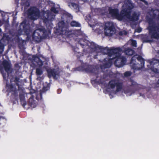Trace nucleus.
<instances>
[{"mask_svg": "<svg viewBox=\"0 0 159 159\" xmlns=\"http://www.w3.org/2000/svg\"><path fill=\"white\" fill-rule=\"evenodd\" d=\"M141 39L143 43H151L152 42V40L150 39L149 35L147 34L143 35Z\"/></svg>", "mask_w": 159, "mask_h": 159, "instance_id": "aec40b11", "label": "nucleus"}, {"mask_svg": "<svg viewBox=\"0 0 159 159\" xmlns=\"http://www.w3.org/2000/svg\"><path fill=\"white\" fill-rule=\"evenodd\" d=\"M122 51L120 47L115 48L113 47L107 50L106 54L110 57L112 56L113 61H114V64L116 66L118 67H122L125 64L126 59L124 57H121L120 52Z\"/></svg>", "mask_w": 159, "mask_h": 159, "instance_id": "f03ea898", "label": "nucleus"}, {"mask_svg": "<svg viewBox=\"0 0 159 159\" xmlns=\"http://www.w3.org/2000/svg\"><path fill=\"white\" fill-rule=\"evenodd\" d=\"M89 41L85 38L80 39L78 41V43L82 48H85L88 46Z\"/></svg>", "mask_w": 159, "mask_h": 159, "instance_id": "f3484780", "label": "nucleus"}, {"mask_svg": "<svg viewBox=\"0 0 159 159\" xmlns=\"http://www.w3.org/2000/svg\"><path fill=\"white\" fill-rule=\"evenodd\" d=\"M20 79L18 77H17V76H16V77H15L14 78V81L15 82H20Z\"/></svg>", "mask_w": 159, "mask_h": 159, "instance_id": "58836bf2", "label": "nucleus"}, {"mask_svg": "<svg viewBox=\"0 0 159 159\" xmlns=\"http://www.w3.org/2000/svg\"><path fill=\"white\" fill-rule=\"evenodd\" d=\"M51 11L54 13H57L58 12V11L57 10L55 7H54L51 8Z\"/></svg>", "mask_w": 159, "mask_h": 159, "instance_id": "473e14b6", "label": "nucleus"}, {"mask_svg": "<svg viewBox=\"0 0 159 159\" xmlns=\"http://www.w3.org/2000/svg\"><path fill=\"white\" fill-rule=\"evenodd\" d=\"M104 29L105 30H109L110 32H114L115 30V28L114 26L112 25H111L110 26H108L107 25H105Z\"/></svg>", "mask_w": 159, "mask_h": 159, "instance_id": "a878e982", "label": "nucleus"}, {"mask_svg": "<svg viewBox=\"0 0 159 159\" xmlns=\"http://www.w3.org/2000/svg\"><path fill=\"white\" fill-rule=\"evenodd\" d=\"M131 45L132 46L136 47H137V42L136 40H132L131 42Z\"/></svg>", "mask_w": 159, "mask_h": 159, "instance_id": "f704fd0d", "label": "nucleus"}, {"mask_svg": "<svg viewBox=\"0 0 159 159\" xmlns=\"http://www.w3.org/2000/svg\"><path fill=\"white\" fill-rule=\"evenodd\" d=\"M36 73L38 76L37 78V80L41 81L43 79V76L40 77V76L43 73V71L41 69L39 68H37L36 70Z\"/></svg>", "mask_w": 159, "mask_h": 159, "instance_id": "a211bd4d", "label": "nucleus"}, {"mask_svg": "<svg viewBox=\"0 0 159 159\" xmlns=\"http://www.w3.org/2000/svg\"><path fill=\"white\" fill-rule=\"evenodd\" d=\"M68 6L70 8L75 10L77 11H79V5L77 4L74 2H69L68 3Z\"/></svg>", "mask_w": 159, "mask_h": 159, "instance_id": "412c9836", "label": "nucleus"}, {"mask_svg": "<svg viewBox=\"0 0 159 159\" xmlns=\"http://www.w3.org/2000/svg\"><path fill=\"white\" fill-rule=\"evenodd\" d=\"M6 87L7 88V90L9 92H11L13 91L16 87H14V85L13 84H7Z\"/></svg>", "mask_w": 159, "mask_h": 159, "instance_id": "cd10ccee", "label": "nucleus"}, {"mask_svg": "<svg viewBox=\"0 0 159 159\" xmlns=\"http://www.w3.org/2000/svg\"><path fill=\"white\" fill-rule=\"evenodd\" d=\"M2 65L6 72L8 73L10 71L11 65L10 62L6 60H5L2 61Z\"/></svg>", "mask_w": 159, "mask_h": 159, "instance_id": "4468645a", "label": "nucleus"}, {"mask_svg": "<svg viewBox=\"0 0 159 159\" xmlns=\"http://www.w3.org/2000/svg\"><path fill=\"white\" fill-rule=\"evenodd\" d=\"M104 61L105 63L103 64V67L104 68H110L112 64L113 58H106L104 59Z\"/></svg>", "mask_w": 159, "mask_h": 159, "instance_id": "2eb2a0df", "label": "nucleus"}, {"mask_svg": "<svg viewBox=\"0 0 159 159\" xmlns=\"http://www.w3.org/2000/svg\"><path fill=\"white\" fill-rule=\"evenodd\" d=\"M61 89H58L57 90V92L58 94H60L61 93Z\"/></svg>", "mask_w": 159, "mask_h": 159, "instance_id": "79ce46f5", "label": "nucleus"}, {"mask_svg": "<svg viewBox=\"0 0 159 159\" xmlns=\"http://www.w3.org/2000/svg\"><path fill=\"white\" fill-rule=\"evenodd\" d=\"M157 84H159V79L157 81Z\"/></svg>", "mask_w": 159, "mask_h": 159, "instance_id": "49530a36", "label": "nucleus"}, {"mask_svg": "<svg viewBox=\"0 0 159 159\" xmlns=\"http://www.w3.org/2000/svg\"><path fill=\"white\" fill-rule=\"evenodd\" d=\"M156 16H157V15L155 13H153L152 16V18L153 19L155 18L156 17Z\"/></svg>", "mask_w": 159, "mask_h": 159, "instance_id": "37998d69", "label": "nucleus"}, {"mask_svg": "<svg viewBox=\"0 0 159 159\" xmlns=\"http://www.w3.org/2000/svg\"><path fill=\"white\" fill-rule=\"evenodd\" d=\"M77 52L78 53H80V51H78V52Z\"/></svg>", "mask_w": 159, "mask_h": 159, "instance_id": "3c124183", "label": "nucleus"}, {"mask_svg": "<svg viewBox=\"0 0 159 159\" xmlns=\"http://www.w3.org/2000/svg\"><path fill=\"white\" fill-rule=\"evenodd\" d=\"M20 5L22 6H29L30 4L28 0H24L22 2L20 3Z\"/></svg>", "mask_w": 159, "mask_h": 159, "instance_id": "7c9ffc66", "label": "nucleus"}, {"mask_svg": "<svg viewBox=\"0 0 159 159\" xmlns=\"http://www.w3.org/2000/svg\"><path fill=\"white\" fill-rule=\"evenodd\" d=\"M127 34V32H126L125 30H124L123 31H120L119 33V35H121V36H122V35H123V34L126 35Z\"/></svg>", "mask_w": 159, "mask_h": 159, "instance_id": "72a5a7b5", "label": "nucleus"}, {"mask_svg": "<svg viewBox=\"0 0 159 159\" xmlns=\"http://www.w3.org/2000/svg\"><path fill=\"white\" fill-rule=\"evenodd\" d=\"M127 87L124 90L125 94L130 93L131 94L134 93L139 88V84L133 80H130L127 83Z\"/></svg>", "mask_w": 159, "mask_h": 159, "instance_id": "0eeeda50", "label": "nucleus"}, {"mask_svg": "<svg viewBox=\"0 0 159 159\" xmlns=\"http://www.w3.org/2000/svg\"><path fill=\"white\" fill-rule=\"evenodd\" d=\"M137 32L139 33L141 31V28H138L137 30Z\"/></svg>", "mask_w": 159, "mask_h": 159, "instance_id": "c03bdc74", "label": "nucleus"}, {"mask_svg": "<svg viewBox=\"0 0 159 159\" xmlns=\"http://www.w3.org/2000/svg\"><path fill=\"white\" fill-rule=\"evenodd\" d=\"M70 25L72 27H80L81 25L78 22L75 21H73L70 23Z\"/></svg>", "mask_w": 159, "mask_h": 159, "instance_id": "c756f323", "label": "nucleus"}, {"mask_svg": "<svg viewBox=\"0 0 159 159\" xmlns=\"http://www.w3.org/2000/svg\"><path fill=\"white\" fill-rule=\"evenodd\" d=\"M1 31H2L1 29V28H0V33L1 32Z\"/></svg>", "mask_w": 159, "mask_h": 159, "instance_id": "8fccbe9b", "label": "nucleus"}, {"mask_svg": "<svg viewBox=\"0 0 159 159\" xmlns=\"http://www.w3.org/2000/svg\"><path fill=\"white\" fill-rule=\"evenodd\" d=\"M23 23H21V24H20V26H21V25H23Z\"/></svg>", "mask_w": 159, "mask_h": 159, "instance_id": "603ef678", "label": "nucleus"}, {"mask_svg": "<svg viewBox=\"0 0 159 159\" xmlns=\"http://www.w3.org/2000/svg\"><path fill=\"white\" fill-rule=\"evenodd\" d=\"M34 61L35 62L37 65L39 66H42L43 65V61L38 57H37L34 59Z\"/></svg>", "mask_w": 159, "mask_h": 159, "instance_id": "c85d7f7f", "label": "nucleus"}, {"mask_svg": "<svg viewBox=\"0 0 159 159\" xmlns=\"http://www.w3.org/2000/svg\"><path fill=\"white\" fill-rule=\"evenodd\" d=\"M17 40L18 42H20V39L19 37H18L17 39Z\"/></svg>", "mask_w": 159, "mask_h": 159, "instance_id": "a18cd8bd", "label": "nucleus"}, {"mask_svg": "<svg viewBox=\"0 0 159 159\" xmlns=\"http://www.w3.org/2000/svg\"><path fill=\"white\" fill-rule=\"evenodd\" d=\"M88 48H90L94 50H100V51L104 53V54H106L107 52V50L109 48L107 47L104 48L102 46H100L95 44L93 42H88Z\"/></svg>", "mask_w": 159, "mask_h": 159, "instance_id": "1a4fd4ad", "label": "nucleus"}, {"mask_svg": "<svg viewBox=\"0 0 159 159\" xmlns=\"http://www.w3.org/2000/svg\"><path fill=\"white\" fill-rule=\"evenodd\" d=\"M130 65L132 69L141 70L144 66V60L141 56L135 55L131 58Z\"/></svg>", "mask_w": 159, "mask_h": 159, "instance_id": "7ed1b4c3", "label": "nucleus"}, {"mask_svg": "<svg viewBox=\"0 0 159 159\" xmlns=\"http://www.w3.org/2000/svg\"><path fill=\"white\" fill-rule=\"evenodd\" d=\"M48 77L49 78L53 77L54 79H57L59 75V73L56 69H49L47 70Z\"/></svg>", "mask_w": 159, "mask_h": 159, "instance_id": "f8f14e48", "label": "nucleus"}, {"mask_svg": "<svg viewBox=\"0 0 159 159\" xmlns=\"http://www.w3.org/2000/svg\"><path fill=\"white\" fill-rule=\"evenodd\" d=\"M117 81L115 80H112L110 81L108 84V86L112 89H114L116 86Z\"/></svg>", "mask_w": 159, "mask_h": 159, "instance_id": "b1692460", "label": "nucleus"}, {"mask_svg": "<svg viewBox=\"0 0 159 159\" xmlns=\"http://www.w3.org/2000/svg\"><path fill=\"white\" fill-rule=\"evenodd\" d=\"M139 19V16L135 12H134L132 16L130 15L128 18V19L132 21H137Z\"/></svg>", "mask_w": 159, "mask_h": 159, "instance_id": "6ab92c4d", "label": "nucleus"}, {"mask_svg": "<svg viewBox=\"0 0 159 159\" xmlns=\"http://www.w3.org/2000/svg\"><path fill=\"white\" fill-rule=\"evenodd\" d=\"M11 96L14 98L15 101H17L18 98V91L16 88H15L14 90L11 92Z\"/></svg>", "mask_w": 159, "mask_h": 159, "instance_id": "5701e85b", "label": "nucleus"}, {"mask_svg": "<svg viewBox=\"0 0 159 159\" xmlns=\"http://www.w3.org/2000/svg\"><path fill=\"white\" fill-rule=\"evenodd\" d=\"M28 13L30 19L33 20H36L40 15L39 10L35 7H33L29 9Z\"/></svg>", "mask_w": 159, "mask_h": 159, "instance_id": "6e6552de", "label": "nucleus"}, {"mask_svg": "<svg viewBox=\"0 0 159 159\" xmlns=\"http://www.w3.org/2000/svg\"><path fill=\"white\" fill-rule=\"evenodd\" d=\"M108 10L109 14L112 18L120 21L119 11L117 8L113 9L110 7H108Z\"/></svg>", "mask_w": 159, "mask_h": 159, "instance_id": "9b49d317", "label": "nucleus"}, {"mask_svg": "<svg viewBox=\"0 0 159 159\" xmlns=\"http://www.w3.org/2000/svg\"><path fill=\"white\" fill-rule=\"evenodd\" d=\"M123 85V83L122 82H119V81H117L116 86V92H118L120 91L122 88Z\"/></svg>", "mask_w": 159, "mask_h": 159, "instance_id": "4be33fe9", "label": "nucleus"}, {"mask_svg": "<svg viewBox=\"0 0 159 159\" xmlns=\"http://www.w3.org/2000/svg\"><path fill=\"white\" fill-rule=\"evenodd\" d=\"M125 52L127 55L131 56L133 54L134 51L131 48H128L125 50Z\"/></svg>", "mask_w": 159, "mask_h": 159, "instance_id": "393cba45", "label": "nucleus"}, {"mask_svg": "<svg viewBox=\"0 0 159 159\" xmlns=\"http://www.w3.org/2000/svg\"><path fill=\"white\" fill-rule=\"evenodd\" d=\"M19 82H16L15 83L16 85L18 87V90H20V84H19Z\"/></svg>", "mask_w": 159, "mask_h": 159, "instance_id": "ea45409f", "label": "nucleus"}, {"mask_svg": "<svg viewBox=\"0 0 159 159\" xmlns=\"http://www.w3.org/2000/svg\"><path fill=\"white\" fill-rule=\"evenodd\" d=\"M53 19V16L51 13L48 12L43 14V22L46 26L48 32L43 27L36 29L32 34V39L34 41L39 43L43 39H46L48 37V33H51V30L53 27L52 20Z\"/></svg>", "mask_w": 159, "mask_h": 159, "instance_id": "f257e3e1", "label": "nucleus"}, {"mask_svg": "<svg viewBox=\"0 0 159 159\" xmlns=\"http://www.w3.org/2000/svg\"><path fill=\"white\" fill-rule=\"evenodd\" d=\"M19 98L21 104L23 107L26 105V102L25 100V95L23 93L19 94Z\"/></svg>", "mask_w": 159, "mask_h": 159, "instance_id": "dca6fc26", "label": "nucleus"}, {"mask_svg": "<svg viewBox=\"0 0 159 159\" xmlns=\"http://www.w3.org/2000/svg\"><path fill=\"white\" fill-rule=\"evenodd\" d=\"M157 53L159 58H152V59L148 60V62L150 64L147 65L148 69H150L152 71L156 73H159V50Z\"/></svg>", "mask_w": 159, "mask_h": 159, "instance_id": "423d86ee", "label": "nucleus"}, {"mask_svg": "<svg viewBox=\"0 0 159 159\" xmlns=\"http://www.w3.org/2000/svg\"><path fill=\"white\" fill-rule=\"evenodd\" d=\"M105 34L106 35H107V33L106 32H105ZM107 35H108L107 34Z\"/></svg>", "mask_w": 159, "mask_h": 159, "instance_id": "09e8293b", "label": "nucleus"}, {"mask_svg": "<svg viewBox=\"0 0 159 159\" xmlns=\"http://www.w3.org/2000/svg\"><path fill=\"white\" fill-rule=\"evenodd\" d=\"M1 21L0 20V26L1 25Z\"/></svg>", "mask_w": 159, "mask_h": 159, "instance_id": "864d4df0", "label": "nucleus"}, {"mask_svg": "<svg viewBox=\"0 0 159 159\" xmlns=\"http://www.w3.org/2000/svg\"><path fill=\"white\" fill-rule=\"evenodd\" d=\"M1 72L2 75L3 80H5L7 81L8 78H7V74L6 73L4 72L3 71H2L1 70Z\"/></svg>", "mask_w": 159, "mask_h": 159, "instance_id": "2f4dec72", "label": "nucleus"}, {"mask_svg": "<svg viewBox=\"0 0 159 159\" xmlns=\"http://www.w3.org/2000/svg\"><path fill=\"white\" fill-rule=\"evenodd\" d=\"M16 1H18V0H15V1H16Z\"/></svg>", "mask_w": 159, "mask_h": 159, "instance_id": "5fc2aeb1", "label": "nucleus"}, {"mask_svg": "<svg viewBox=\"0 0 159 159\" xmlns=\"http://www.w3.org/2000/svg\"><path fill=\"white\" fill-rule=\"evenodd\" d=\"M142 2H144V3L146 5H148V2L145 1V0H143Z\"/></svg>", "mask_w": 159, "mask_h": 159, "instance_id": "a19ab883", "label": "nucleus"}, {"mask_svg": "<svg viewBox=\"0 0 159 159\" xmlns=\"http://www.w3.org/2000/svg\"><path fill=\"white\" fill-rule=\"evenodd\" d=\"M11 38L8 35L5 34H3L2 38V40L5 42H8L10 40Z\"/></svg>", "mask_w": 159, "mask_h": 159, "instance_id": "bb28decb", "label": "nucleus"}, {"mask_svg": "<svg viewBox=\"0 0 159 159\" xmlns=\"http://www.w3.org/2000/svg\"><path fill=\"white\" fill-rule=\"evenodd\" d=\"M134 6L129 0H126L124 5L122 6V9L119 13L120 21H121L125 18L128 19L131 15V10Z\"/></svg>", "mask_w": 159, "mask_h": 159, "instance_id": "20e7f679", "label": "nucleus"}, {"mask_svg": "<svg viewBox=\"0 0 159 159\" xmlns=\"http://www.w3.org/2000/svg\"><path fill=\"white\" fill-rule=\"evenodd\" d=\"M124 75L126 77H128L130 76L131 75V73L129 71H126L124 73Z\"/></svg>", "mask_w": 159, "mask_h": 159, "instance_id": "c9c22d12", "label": "nucleus"}, {"mask_svg": "<svg viewBox=\"0 0 159 159\" xmlns=\"http://www.w3.org/2000/svg\"><path fill=\"white\" fill-rule=\"evenodd\" d=\"M21 42L22 43L25 42V41L24 40H21Z\"/></svg>", "mask_w": 159, "mask_h": 159, "instance_id": "de8ad7c7", "label": "nucleus"}, {"mask_svg": "<svg viewBox=\"0 0 159 159\" xmlns=\"http://www.w3.org/2000/svg\"><path fill=\"white\" fill-rule=\"evenodd\" d=\"M4 45L1 42H0V50H2V52L3 51Z\"/></svg>", "mask_w": 159, "mask_h": 159, "instance_id": "e433bc0d", "label": "nucleus"}, {"mask_svg": "<svg viewBox=\"0 0 159 159\" xmlns=\"http://www.w3.org/2000/svg\"><path fill=\"white\" fill-rule=\"evenodd\" d=\"M67 28L66 25L65 24L63 21H61L58 23V28L57 30L60 31V34L62 35L68 36L69 31L67 30Z\"/></svg>", "mask_w": 159, "mask_h": 159, "instance_id": "9d476101", "label": "nucleus"}, {"mask_svg": "<svg viewBox=\"0 0 159 159\" xmlns=\"http://www.w3.org/2000/svg\"><path fill=\"white\" fill-rule=\"evenodd\" d=\"M50 88L49 84H48L46 87L44 86L43 88V90L44 91H47Z\"/></svg>", "mask_w": 159, "mask_h": 159, "instance_id": "4c0bfd02", "label": "nucleus"}, {"mask_svg": "<svg viewBox=\"0 0 159 159\" xmlns=\"http://www.w3.org/2000/svg\"><path fill=\"white\" fill-rule=\"evenodd\" d=\"M85 70L87 72L93 73V75L96 77L95 79L91 80L92 83L94 82L99 84L103 83L105 77L104 74L103 75H101V71H98L97 69L93 68L91 66H89L85 68Z\"/></svg>", "mask_w": 159, "mask_h": 159, "instance_id": "39448f33", "label": "nucleus"}, {"mask_svg": "<svg viewBox=\"0 0 159 159\" xmlns=\"http://www.w3.org/2000/svg\"><path fill=\"white\" fill-rule=\"evenodd\" d=\"M23 29L24 32V34L27 36V38L29 39V36L30 33L32 32L31 28L28 25L24 23L23 25Z\"/></svg>", "mask_w": 159, "mask_h": 159, "instance_id": "ddd939ff", "label": "nucleus"}]
</instances>
